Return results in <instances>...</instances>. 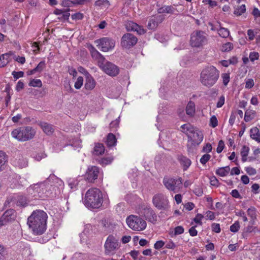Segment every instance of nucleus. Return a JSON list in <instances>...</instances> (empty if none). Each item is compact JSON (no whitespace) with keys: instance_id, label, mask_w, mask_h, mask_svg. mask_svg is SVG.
Instances as JSON below:
<instances>
[{"instance_id":"nucleus-27","label":"nucleus","mask_w":260,"mask_h":260,"mask_svg":"<svg viewBox=\"0 0 260 260\" xmlns=\"http://www.w3.org/2000/svg\"><path fill=\"white\" fill-rule=\"evenodd\" d=\"M40 126L45 133L47 135L51 134L54 131L53 126L47 123L41 122L40 123Z\"/></svg>"},{"instance_id":"nucleus-44","label":"nucleus","mask_w":260,"mask_h":260,"mask_svg":"<svg viewBox=\"0 0 260 260\" xmlns=\"http://www.w3.org/2000/svg\"><path fill=\"white\" fill-rule=\"evenodd\" d=\"M28 85L31 87H41L42 86V83L40 79H32L30 81Z\"/></svg>"},{"instance_id":"nucleus-32","label":"nucleus","mask_w":260,"mask_h":260,"mask_svg":"<svg viewBox=\"0 0 260 260\" xmlns=\"http://www.w3.org/2000/svg\"><path fill=\"white\" fill-rule=\"evenodd\" d=\"M115 136L113 134H109L107 137L106 144L109 147L114 146L116 144Z\"/></svg>"},{"instance_id":"nucleus-51","label":"nucleus","mask_w":260,"mask_h":260,"mask_svg":"<svg viewBox=\"0 0 260 260\" xmlns=\"http://www.w3.org/2000/svg\"><path fill=\"white\" fill-rule=\"evenodd\" d=\"M83 83V78L82 77H78L75 83L74 86L76 89H79L81 88Z\"/></svg>"},{"instance_id":"nucleus-16","label":"nucleus","mask_w":260,"mask_h":260,"mask_svg":"<svg viewBox=\"0 0 260 260\" xmlns=\"http://www.w3.org/2000/svg\"><path fill=\"white\" fill-rule=\"evenodd\" d=\"M141 216H144L149 221L154 223L157 220V215L153 210L150 207H145L141 210Z\"/></svg>"},{"instance_id":"nucleus-28","label":"nucleus","mask_w":260,"mask_h":260,"mask_svg":"<svg viewBox=\"0 0 260 260\" xmlns=\"http://www.w3.org/2000/svg\"><path fill=\"white\" fill-rule=\"evenodd\" d=\"M90 51L93 58L99 59L98 62L104 61L103 56L98 52L92 46H90Z\"/></svg>"},{"instance_id":"nucleus-50","label":"nucleus","mask_w":260,"mask_h":260,"mask_svg":"<svg viewBox=\"0 0 260 260\" xmlns=\"http://www.w3.org/2000/svg\"><path fill=\"white\" fill-rule=\"evenodd\" d=\"M245 87L246 89H250L253 87L254 85V80L252 79H245Z\"/></svg>"},{"instance_id":"nucleus-24","label":"nucleus","mask_w":260,"mask_h":260,"mask_svg":"<svg viewBox=\"0 0 260 260\" xmlns=\"http://www.w3.org/2000/svg\"><path fill=\"white\" fill-rule=\"evenodd\" d=\"M255 224V221L250 220L248 225L244 229L243 236L244 237L248 233L255 232L257 230L256 226H253Z\"/></svg>"},{"instance_id":"nucleus-35","label":"nucleus","mask_w":260,"mask_h":260,"mask_svg":"<svg viewBox=\"0 0 260 260\" xmlns=\"http://www.w3.org/2000/svg\"><path fill=\"white\" fill-rule=\"evenodd\" d=\"M184 232V229L182 226H177L172 231L169 232L171 237L173 238L176 235L181 234Z\"/></svg>"},{"instance_id":"nucleus-53","label":"nucleus","mask_w":260,"mask_h":260,"mask_svg":"<svg viewBox=\"0 0 260 260\" xmlns=\"http://www.w3.org/2000/svg\"><path fill=\"white\" fill-rule=\"evenodd\" d=\"M83 17V14L80 12H77L71 15V18L76 21L82 20Z\"/></svg>"},{"instance_id":"nucleus-14","label":"nucleus","mask_w":260,"mask_h":260,"mask_svg":"<svg viewBox=\"0 0 260 260\" xmlns=\"http://www.w3.org/2000/svg\"><path fill=\"white\" fill-rule=\"evenodd\" d=\"M16 217L15 211L13 209L7 210L0 217V228L8 222L14 220Z\"/></svg>"},{"instance_id":"nucleus-23","label":"nucleus","mask_w":260,"mask_h":260,"mask_svg":"<svg viewBox=\"0 0 260 260\" xmlns=\"http://www.w3.org/2000/svg\"><path fill=\"white\" fill-rule=\"evenodd\" d=\"M250 138L255 141L260 142V129L257 127H252L250 130Z\"/></svg>"},{"instance_id":"nucleus-3","label":"nucleus","mask_w":260,"mask_h":260,"mask_svg":"<svg viewBox=\"0 0 260 260\" xmlns=\"http://www.w3.org/2000/svg\"><path fill=\"white\" fill-rule=\"evenodd\" d=\"M103 202V195L102 191L97 188L89 189L86 192L83 203L88 208H99Z\"/></svg>"},{"instance_id":"nucleus-26","label":"nucleus","mask_w":260,"mask_h":260,"mask_svg":"<svg viewBox=\"0 0 260 260\" xmlns=\"http://www.w3.org/2000/svg\"><path fill=\"white\" fill-rule=\"evenodd\" d=\"M179 160L181 165L183 166L184 170H186L191 164V161L190 159L184 156H179Z\"/></svg>"},{"instance_id":"nucleus-33","label":"nucleus","mask_w":260,"mask_h":260,"mask_svg":"<svg viewBox=\"0 0 260 260\" xmlns=\"http://www.w3.org/2000/svg\"><path fill=\"white\" fill-rule=\"evenodd\" d=\"M250 149L247 146H243L240 151V154L242 157V161L243 162H245L247 161V157L249 154Z\"/></svg>"},{"instance_id":"nucleus-7","label":"nucleus","mask_w":260,"mask_h":260,"mask_svg":"<svg viewBox=\"0 0 260 260\" xmlns=\"http://www.w3.org/2000/svg\"><path fill=\"white\" fill-rule=\"evenodd\" d=\"M120 244L118 238L113 235H109L105 243V252L107 255H113L119 249Z\"/></svg>"},{"instance_id":"nucleus-9","label":"nucleus","mask_w":260,"mask_h":260,"mask_svg":"<svg viewBox=\"0 0 260 260\" xmlns=\"http://www.w3.org/2000/svg\"><path fill=\"white\" fill-rule=\"evenodd\" d=\"M152 203L153 205L159 210H167L170 208L168 197L161 193H157L153 196Z\"/></svg>"},{"instance_id":"nucleus-2","label":"nucleus","mask_w":260,"mask_h":260,"mask_svg":"<svg viewBox=\"0 0 260 260\" xmlns=\"http://www.w3.org/2000/svg\"><path fill=\"white\" fill-rule=\"evenodd\" d=\"M47 214L43 211H34L28 218V224L35 235L43 234L46 229Z\"/></svg>"},{"instance_id":"nucleus-41","label":"nucleus","mask_w":260,"mask_h":260,"mask_svg":"<svg viewBox=\"0 0 260 260\" xmlns=\"http://www.w3.org/2000/svg\"><path fill=\"white\" fill-rule=\"evenodd\" d=\"M246 11V7L245 5H242L238 7L234 11V14L237 16L242 15Z\"/></svg>"},{"instance_id":"nucleus-36","label":"nucleus","mask_w":260,"mask_h":260,"mask_svg":"<svg viewBox=\"0 0 260 260\" xmlns=\"http://www.w3.org/2000/svg\"><path fill=\"white\" fill-rule=\"evenodd\" d=\"M68 185L72 190L77 189L79 181L76 178H70L68 180Z\"/></svg>"},{"instance_id":"nucleus-4","label":"nucleus","mask_w":260,"mask_h":260,"mask_svg":"<svg viewBox=\"0 0 260 260\" xmlns=\"http://www.w3.org/2000/svg\"><path fill=\"white\" fill-rule=\"evenodd\" d=\"M219 76V72L213 66H208L204 69L200 75L202 84L207 87L213 86Z\"/></svg>"},{"instance_id":"nucleus-39","label":"nucleus","mask_w":260,"mask_h":260,"mask_svg":"<svg viewBox=\"0 0 260 260\" xmlns=\"http://www.w3.org/2000/svg\"><path fill=\"white\" fill-rule=\"evenodd\" d=\"M218 34L221 37L226 38L229 36L230 31L227 28L220 27L218 30Z\"/></svg>"},{"instance_id":"nucleus-37","label":"nucleus","mask_w":260,"mask_h":260,"mask_svg":"<svg viewBox=\"0 0 260 260\" xmlns=\"http://www.w3.org/2000/svg\"><path fill=\"white\" fill-rule=\"evenodd\" d=\"M95 5L101 9H107L110 6V3L108 0H98L95 2Z\"/></svg>"},{"instance_id":"nucleus-48","label":"nucleus","mask_w":260,"mask_h":260,"mask_svg":"<svg viewBox=\"0 0 260 260\" xmlns=\"http://www.w3.org/2000/svg\"><path fill=\"white\" fill-rule=\"evenodd\" d=\"M240 228V223L239 221H236L232 225L230 226V231L233 233L237 232Z\"/></svg>"},{"instance_id":"nucleus-45","label":"nucleus","mask_w":260,"mask_h":260,"mask_svg":"<svg viewBox=\"0 0 260 260\" xmlns=\"http://www.w3.org/2000/svg\"><path fill=\"white\" fill-rule=\"evenodd\" d=\"M182 132L187 135L189 134L194 128L189 124H184L181 126Z\"/></svg>"},{"instance_id":"nucleus-56","label":"nucleus","mask_w":260,"mask_h":260,"mask_svg":"<svg viewBox=\"0 0 260 260\" xmlns=\"http://www.w3.org/2000/svg\"><path fill=\"white\" fill-rule=\"evenodd\" d=\"M204 216L201 214H197L196 217L193 218V221L194 222L197 224H198L199 225L202 224V220Z\"/></svg>"},{"instance_id":"nucleus-38","label":"nucleus","mask_w":260,"mask_h":260,"mask_svg":"<svg viewBox=\"0 0 260 260\" xmlns=\"http://www.w3.org/2000/svg\"><path fill=\"white\" fill-rule=\"evenodd\" d=\"M16 200V203L18 206H25L27 204V200L25 197L23 196H17V198L15 199Z\"/></svg>"},{"instance_id":"nucleus-62","label":"nucleus","mask_w":260,"mask_h":260,"mask_svg":"<svg viewBox=\"0 0 260 260\" xmlns=\"http://www.w3.org/2000/svg\"><path fill=\"white\" fill-rule=\"evenodd\" d=\"M12 75L15 80H17L20 77H22L24 76V72L22 71L16 72L13 71L12 73Z\"/></svg>"},{"instance_id":"nucleus-31","label":"nucleus","mask_w":260,"mask_h":260,"mask_svg":"<svg viewBox=\"0 0 260 260\" xmlns=\"http://www.w3.org/2000/svg\"><path fill=\"white\" fill-rule=\"evenodd\" d=\"M230 171V168L229 166L221 167L216 170V174L221 177H224L229 174Z\"/></svg>"},{"instance_id":"nucleus-58","label":"nucleus","mask_w":260,"mask_h":260,"mask_svg":"<svg viewBox=\"0 0 260 260\" xmlns=\"http://www.w3.org/2000/svg\"><path fill=\"white\" fill-rule=\"evenodd\" d=\"M75 5H88L90 3L89 0H73Z\"/></svg>"},{"instance_id":"nucleus-42","label":"nucleus","mask_w":260,"mask_h":260,"mask_svg":"<svg viewBox=\"0 0 260 260\" xmlns=\"http://www.w3.org/2000/svg\"><path fill=\"white\" fill-rule=\"evenodd\" d=\"M233 49V45L232 43L227 42L223 44L221 47L222 52H229Z\"/></svg>"},{"instance_id":"nucleus-49","label":"nucleus","mask_w":260,"mask_h":260,"mask_svg":"<svg viewBox=\"0 0 260 260\" xmlns=\"http://www.w3.org/2000/svg\"><path fill=\"white\" fill-rule=\"evenodd\" d=\"M113 160V158L111 156L103 158L100 160V164L103 166L108 165L110 164Z\"/></svg>"},{"instance_id":"nucleus-8","label":"nucleus","mask_w":260,"mask_h":260,"mask_svg":"<svg viewBox=\"0 0 260 260\" xmlns=\"http://www.w3.org/2000/svg\"><path fill=\"white\" fill-rule=\"evenodd\" d=\"M163 184L168 190L174 192H178L182 187V181L181 178L165 177L163 179Z\"/></svg>"},{"instance_id":"nucleus-55","label":"nucleus","mask_w":260,"mask_h":260,"mask_svg":"<svg viewBox=\"0 0 260 260\" xmlns=\"http://www.w3.org/2000/svg\"><path fill=\"white\" fill-rule=\"evenodd\" d=\"M221 77L223 81V83L224 85L226 86L230 81V74L229 73H224L221 75Z\"/></svg>"},{"instance_id":"nucleus-61","label":"nucleus","mask_w":260,"mask_h":260,"mask_svg":"<svg viewBox=\"0 0 260 260\" xmlns=\"http://www.w3.org/2000/svg\"><path fill=\"white\" fill-rule=\"evenodd\" d=\"M225 98L224 95H221L219 97L216 103V107L218 108H221L224 104Z\"/></svg>"},{"instance_id":"nucleus-43","label":"nucleus","mask_w":260,"mask_h":260,"mask_svg":"<svg viewBox=\"0 0 260 260\" xmlns=\"http://www.w3.org/2000/svg\"><path fill=\"white\" fill-rule=\"evenodd\" d=\"M6 161L7 159L5 153L2 151H0V171L2 170Z\"/></svg>"},{"instance_id":"nucleus-18","label":"nucleus","mask_w":260,"mask_h":260,"mask_svg":"<svg viewBox=\"0 0 260 260\" xmlns=\"http://www.w3.org/2000/svg\"><path fill=\"white\" fill-rule=\"evenodd\" d=\"M163 20L164 17L161 15L151 16L148 21L147 27L149 29H155Z\"/></svg>"},{"instance_id":"nucleus-52","label":"nucleus","mask_w":260,"mask_h":260,"mask_svg":"<svg viewBox=\"0 0 260 260\" xmlns=\"http://www.w3.org/2000/svg\"><path fill=\"white\" fill-rule=\"evenodd\" d=\"M211 157V156L209 154H205L201 157L200 161L202 165H205L210 160Z\"/></svg>"},{"instance_id":"nucleus-17","label":"nucleus","mask_w":260,"mask_h":260,"mask_svg":"<svg viewBox=\"0 0 260 260\" xmlns=\"http://www.w3.org/2000/svg\"><path fill=\"white\" fill-rule=\"evenodd\" d=\"M99 173L100 170L97 167H89L85 174V178L89 182H91L97 178Z\"/></svg>"},{"instance_id":"nucleus-1","label":"nucleus","mask_w":260,"mask_h":260,"mask_svg":"<svg viewBox=\"0 0 260 260\" xmlns=\"http://www.w3.org/2000/svg\"><path fill=\"white\" fill-rule=\"evenodd\" d=\"M54 177V175L50 176L47 179V180L44 182H41L30 185L27 189L28 198L34 200H44L46 198L53 197L52 190L53 187L47 183L50 178Z\"/></svg>"},{"instance_id":"nucleus-11","label":"nucleus","mask_w":260,"mask_h":260,"mask_svg":"<svg viewBox=\"0 0 260 260\" xmlns=\"http://www.w3.org/2000/svg\"><path fill=\"white\" fill-rule=\"evenodd\" d=\"M98 66L106 74L110 76H116L119 74L118 67L110 62L104 63V61H100Z\"/></svg>"},{"instance_id":"nucleus-40","label":"nucleus","mask_w":260,"mask_h":260,"mask_svg":"<svg viewBox=\"0 0 260 260\" xmlns=\"http://www.w3.org/2000/svg\"><path fill=\"white\" fill-rule=\"evenodd\" d=\"M247 213L248 216L250 218V220H253L255 221L256 217L255 208L252 207L248 208L247 210Z\"/></svg>"},{"instance_id":"nucleus-10","label":"nucleus","mask_w":260,"mask_h":260,"mask_svg":"<svg viewBox=\"0 0 260 260\" xmlns=\"http://www.w3.org/2000/svg\"><path fill=\"white\" fill-rule=\"evenodd\" d=\"M207 42L206 34L202 31H194L191 35L190 44L192 47H199Z\"/></svg>"},{"instance_id":"nucleus-47","label":"nucleus","mask_w":260,"mask_h":260,"mask_svg":"<svg viewBox=\"0 0 260 260\" xmlns=\"http://www.w3.org/2000/svg\"><path fill=\"white\" fill-rule=\"evenodd\" d=\"M259 57V54L257 52L253 51L250 52L249 55V60L251 62H254L255 60H257L258 59Z\"/></svg>"},{"instance_id":"nucleus-15","label":"nucleus","mask_w":260,"mask_h":260,"mask_svg":"<svg viewBox=\"0 0 260 260\" xmlns=\"http://www.w3.org/2000/svg\"><path fill=\"white\" fill-rule=\"evenodd\" d=\"M138 41L137 38L131 34H126L123 36L121 39V45L124 48H130L135 45Z\"/></svg>"},{"instance_id":"nucleus-63","label":"nucleus","mask_w":260,"mask_h":260,"mask_svg":"<svg viewBox=\"0 0 260 260\" xmlns=\"http://www.w3.org/2000/svg\"><path fill=\"white\" fill-rule=\"evenodd\" d=\"M165 247L168 249H173L176 247V245L170 239L167 242Z\"/></svg>"},{"instance_id":"nucleus-19","label":"nucleus","mask_w":260,"mask_h":260,"mask_svg":"<svg viewBox=\"0 0 260 260\" xmlns=\"http://www.w3.org/2000/svg\"><path fill=\"white\" fill-rule=\"evenodd\" d=\"M125 27L128 31H135L139 35H142L145 33V30L141 26L133 21H128Z\"/></svg>"},{"instance_id":"nucleus-34","label":"nucleus","mask_w":260,"mask_h":260,"mask_svg":"<svg viewBox=\"0 0 260 260\" xmlns=\"http://www.w3.org/2000/svg\"><path fill=\"white\" fill-rule=\"evenodd\" d=\"M255 116V112L252 110L247 109L245 112L244 120L249 122L253 119Z\"/></svg>"},{"instance_id":"nucleus-46","label":"nucleus","mask_w":260,"mask_h":260,"mask_svg":"<svg viewBox=\"0 0 260 260\" xmlns=\"http://www.w3.org/2000/svg\"><path fill=\"white\" fill-rule=\"evenodd\" d=\"M218 121L215 115H213L210 118L209 126L212 128H215L218 125Z\"/></svg>"},{"instance_id":"nucleus-5","label":"nucleus","mask_w":260,"mask_h":260,"mask_svg":"<svg viewBox=\"0 0 260 260\" xmlns=\"http://www.w3.org/2000/svg\"><path fill=\"white\" fill-rule=\"evenodd\" d=\"M36 131L30 126L18 127L14 129L11 135L19 141H26L34 138Z\"/></svg>"},{"instance_id":"nucleus-57","label":"nucleus","mask_w":260,"mask_h":260,"mask_svg":"<svg viewBox=\"0 0 260 260\" xmlns=\"http://www.w3.org/2000/svg\"><path fill=\"white\" fill-rule=\"evenodd\" d=\"M45 67V61H42L38 64V66L35 68V70L37 72H41Z\"/></svg>"},{"instance_id":"nucleus-21","label":"nucleus","mask_w":260,"mask_h":260,"mask_svg":"<svg viewBox=\"0 0 260 260\" xmlns=\"http://www.w3.org/2000/svg\"><path fill=\"white\" fill-rule=\"evenodd\" d=\"M13 164L16 167L23 168L27 166V161L23 156L17 155L14 157Z\"/></svg>"},{"instance_id":"nucleus-30","label":"nucleus","mask_w":260,"mask_h":260,"mask_svg":"<svg viewBox=\"0 0 260 260\" xmlns=\"http://www.w3.org/2000/svg\"><path fill=\"white\" fill-rule=\"evenodd\" d=\"M175 11V8L171 6H165L157 10V12L159 14L168 13L172 14Z\"/></svg>"},{"instance_id":"nucleus-60","label":"nucleus","mask_w":260,"mask_h":260,"mask_svg":"<svg viewBox=\"0 0 260 260\" xmlns=\"http://www.w3.org/2000/svg\"><path fill=\"white\" fill-rule=\"evenodd\" d=\"M236 215L238 216L241 217L244 222L248 221V219L246 216L245 213L241 210L238 211L236 212Z\"/></svg>"},{"instance_id":"nucleus-22","label":"nucleus","mask_w":260,"mask_h":260,"mask_svg":"<svg viewBox=\"0 0 260 260\" xmlns=\"http://www.w3.org/2000/svg\"><path fill=\"white\" fill-rule=\"evenodd\" d=\"M96 82L93 78L91 75L87 76L86 77L85 83V88L88 90H91L95 86Z\"/></svg>"},{"instance_id":"nucleus-20","label":"nucleus","mask_w":260,"mask_h":260,"mask_svg":"<svg viewBox=\"0 0 260 260\" xmlns=\"http://www.w3.org/2000/svg\"><path fill=\"white\" fill-rule=\"evenodd\" d=\"M14 56V53L9 52L0 55V68H3L6 66L11 62Z\"/></svg>"},{"instance_id":"nucleus-12","label":"nucleus","mask_w":260,"mask_h":260,"mask_svg":"<svg viewBox=\"0 0 260 260\" xmlns=\"http://www.w3.org/2000/svg\"><path fill=\"white\" fill-rule=\"evenodd\" d=\"M95 43L99 49L104 52H107L112 50L115 46V41L108 38H103L96 40Z\"/></svg>"},{"instance_id":"nucleus-64","label":"nucleus","mask_w":260,"mask_h":260,"mask_svg":"<svg viewBox=\"0 0 260 260\" xmlns=\"http://www.w3.org/2000/svg\"><path fill=\"white\" fill-rule=\"evenodd\" d=\"M224 148V143L222 140H220L218 142V146L216 149V151L218 153H221Z\"/></svg>"},{"instance_id":"nucleus-25","label":"nucleus","mask_w":260,"mask_h":260,"mask_svg":"<svg viewBox=\"0 0 260 260\" xmlns=\"http://www.w3.org/2000/svg\"><path fill=\"white\" fill-rule=\"evenodd\" d=\"M195 112L196 107L194 102L192 101H189L186 107V114L188 116L192 117L194 115Z\"/></svg>"},{"instance_id":"nucleus-6","label":"nucleus","mask_w":260,"mask_h":260,"mask_svg":"<svg viewBox=\"0 0 260 260\" xmlns=\"http://www.w3.org/2000/svg\"><path fill=\"white\" fill-rule=\"evenodd\" d=\"M127 225L134 231H142L144 230L147 226L146 222L140 217L131 215L126 219Z\"/></svg>"},{"instance_id":"nucleus-29","label":"nucleus","mask_w":260,"mask_h":260,"mask_svg":"<svg viewBox=\"0 0 260 260\" xmlns=\"http://www.w3.org/2000/svg\"><path fill=\"white\" fill-rule=\"evenodd\" d=\"M105 148L102 144L97 143L95 145L93 154L95 155H102L104 153Z\"/></svg>"},{"instance_id":"nucleus-59","label":"nucleus","mask_w":260,"mask_h":260,"mask_svg":"<svg viewBox=\"0 0 260 260\" xmlns=\"http://www.w3.org/2000/svg\"><path fill=\"white\" fill-rule=\"evenodd\" d=\"M245 170L249 175H254L256 173V170L251 167H247L245 168Z\"/></svg>"},{"instance_id":"nucleus-13","label":"nucleus","mask_w":260,"mask_h":260,"mask_svg":"<svg viewBox=\"0 0 260 260\" xmlns=\"http://www.w3.org/2000/svg\"><path fill=\"white\" fill-rule=\"evenodd\" d=\"M188 142L192 145H198L203 140L204 135L202 131L193 129L187 135Z\"/></svg>"},{"instance_id":"nucleus-54","label":"nucleus","mask_w":260,"mask_h":260,"mask_svg":"<svg viewBox=\"0 0 260 260\" xmlns=\"http://www.w3.org/2000/svg\"><path fill=\"white\" fill-rule=\"evenodd\" d=\"M212 146L210 143L206 144L203 147L202 150V152L204 153H206V154H208V153L212 151Z\"/></svg>"}]
</instances>
